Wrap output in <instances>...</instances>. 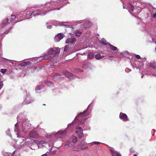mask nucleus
<instances>
[{
	"instance_id": "ea45409f",
	"label": "nucleus",
	"mask_w": 156,
	"mask_h": 156,
	"mask_svg": "<svg viewBox=\"0 0 156 156\" xmlns=\"http://www.w3.org/2000/svg\"><path fill=\"white\" fill-rule=\"evenodd\" d=\"M125 72L127 73H129L131 71V70L130 69L128 68H126L125 69Z\"/></svg>"
},
{
	"instance_id": "f257e3e1",
	"label": "nucleus",
	"mask_w": 156,
	"mask_h": 156,
	"mask_svg": "<svg viewBox=\"0 0 156 156\" xmlns=\"http://www.w3.org/2000/svg\"><path fill=\"white\" fill-rule=\"evenodd\" d=\"M41 7H42V10H34V8H27L24 12H23V14L21 15H23V19H29L32 18L33 16H35L39 15H44L46 14L48 11L44 12L45 11L44 10V5H42Z\"/></svg>"
},
{
	"instance_id": "c756f323",
	"label": "nucleus",
	"mask_w": 156,
	"mask_h": 156,
	"mask_svg": "<svg viewBox=\"0 0 156 156\" xmlns=\"http://www.w3.org/2000/svg\"><path fill=\"white\" fill-rule=\"evenodd\" d=\"M94 57V54L93 53H90L88 54V58L89 59H92Z\"/></svg>"
},
{
	"instance_id": "2f4dec72",
	"label": "nucleus",
	"mask_w": 156,
	"mask_h": 156,
	"mask_svg": "<svg viewBox=\"0 0 156 156\" xmlns=\"http://www.w3.org/2000/svg\"><path fill=\"white\" fill-rule=\"evenodd\" d=\"M90 64L89 63H86L83 65L82 67L84 69H87L89 67V66Z\"/></svg>"
},
{
	"instance_id": "a18cd8bd",
	"label": "nucleus",
	"mask_w": 156,
	"mask_h": 156,
	"mask_svg": "<svg viewBox=\"0 0 156 156\" xmlns=\"http://www.w3.org/2000/svg\"><path fill=\"white\" fill-rule=\"evenodd\" d=\"M146 74L147 75H150L151 74V73H150L151 72H150L149 71L148 72V71H147V72L145 71Z\"/></svg>"
},
{
	"instance_id": "0e129e2a",
	"label": "nucleus",
	"mask_w": 156,
	"mask_h": 156,
	"mask_svg": "<svg viewBox=\"0 0 156 156\" xmlns=\"http://www.w3.org/2000/svg\"><path fill=\"white\" fill-rule=\"evenodd\" d=\"M122 1V3H123V1Z\"/></svg>"
},
{
	"instance_id": "7c9ffc66",
	"label": "nucleus",
	"mask_w": 156,
	"mask_h": 156,
	"mask_svg": "<svg viewBox=\"0 0 156 156\" xmlns=\"http://www.w3.org/2000/svg\"><path fill=\"white\" fill-rule=\"evenodd\" d=\"M101 43L104 45H108L109 44L108 42H107L104 38H103L101 40Z\"/></svg>"
},
{
	"instance_id": "0eeeda50",
	"label": "nucleus",
	"mask_w": 156,
	"mask_h": 156,
	"mask_svg": "<svg viewBox=\"0 0 156 156\" xmlns=\"http://www.w3.org/2000/svg\"><path fill=\"white\" fill-rule=\"evenodd\" d=\"M60 51V49L58 48H56L55 49L50 48L47 50V53L48 55H53L55 56L59 54Z\"/></svg>"
},
{
	"instance_id": "f03ea898",
	"label": "nucleus",
	"mask_w": 156,
	"mask_h": 156,
	"mask_svg": "<svg viewBox=\"0 0 156 156\" xmlns=\"http://www.w3.org/2000/svg\"><path fill=\"white\" fill-rule=\"evenodd\" d=\"M62 2L63 1L62 0H58L56 1H51L49 2H46L44 5V10L45 11H46L48 10V9H50V10L47 11L48 12L51 11L53 10L57 9L59 10L60 9V8L55 9L54 6L59 5L60 3H62Z\"/></svg>"
},
{
	"instance_id": "69168bd1",
	"label": "nucleus",
	"mask_w": 156,
	"mask_h": 156,
	"mask_svg": "<svg viewBox=\"0 0 156 156\" xmlns=\"http://www.w3.org/2000/svg\"><path fill=\"white\" fill-rule=\"evenodd\" d=\"M3 58L4 59H6V58Z\"/></svg>"
},
{
	"instance_id": "58836bf2",
	"label": "nucleus",
	"mask_w": 156,
	"mask_h": 156,
	"mask_svg": "<svg viewBox=\"0 0 156 156\" xmlns=\"http://www.w3.org/2000/svg\"><path fill=\"white\" fill-rule=\"evenodd\" d=\"M69 48V46L68 45H66L65 46V48H64V51H67V50Z\"/></svg>"
},
{
	"instance_id": "c9c22d12",
	"label": "nucleus",
	"mask_w": 156,
	"mask_h": 156,
	"mask_svg": "<svg viewBox=\"0 0 156 156\" xmlns=\"http://www.w3.org/2000/svg\"><path fill=\"white\" fill-rule=\"evenodd\" d=\"M101 144V143L99 142H96L94 141L91 143V144L93 145L94 144L96 145H98V144Z\"/></svg>"
},
{
	"instance_id": "4c0bfd02",
	"label": "nucleus",
	"mask_w": 156,
	"mask_h": 156,
	"mask_svg": "<svg viewBox=\"0 0 156 156\" xmlns=\"http://www.w3.org/2000/svg\"><path fill=\"white\" fill-rule=\"evenodd\" d=\"M7 69H1L0 70L1 72L2 73H4L6 72Z\"/></svg>"
},
{
	"instance_id": "49530a36",
	"label": "nucleus",
	"mask_w": 156,
	"mask_h": 156,
	"mask_svg": "<svg viewBox=\"0 0 156 156\" xmlns=\"http://www.w3.org/2000/svg\"><path fill=\"white\" fill-rule=\"evenodd\" d=\"M47 28L48 29H50L52 28V26L51 25L47 26Z\"/></svg>"
},
{
	"instance_id": "6e6d98bb",
	"label": "nucleus",
	"mask_w": 156,
	"mask_h": 156,
	"mask_svg": "<svg viewBox=\"0 0 156 156\" xmlns=\"http://www.w3.org/2000/svg\"><path fill=\"white\" fill-rule=\"evenodd\" d=\"M133 156H137V155L136 154H134Z\"/></svg>"
},
{
	"instance_id": "b1692460",
	"label": "nucleus",
	"mask_w": 156,
	"mask_h": 156,
	"mask_svg": "<svg viewBox=\"0 0 156 156\" xmlns=\"http://www.w3.org/2000/svg\"><path fill=\"white\" fill-rule=\"evenodd\" d=\"M37 133L34 131H31L29 134V136H37Z\"/></svg>"
},
{
	"instance_id": "cd10ccee",
	"label": "nucleus",
	"mask_w": 156,
	"mask_h": 156,
	"mask_svg": "<svg viewBox=\"0 0 156 156\" xmlns=\"http://www.w3.org/2000/svg\"><path fill=\"white\" fill-rule=\"evenodd\" d=\"M5 133L6 135L7 136H12L10 129V128H9L5 132Z\"/></svg>"
},
{
	"instance_id": "603ef678",
	"label": "nucleus",
	"mask_w": 156,
	"mask_h": 156,
	"mask_svg": "<svg viewBox=\"0 0 156 156\" xmlns=\"http://www.w3.org/2000/svg\"><path fill=\"white\" fill-rule=\"evenodd\" d=\"M137 69H139L140 70V68L139 66L135 67Z\"/></svg>"
},
{
	"instance_id": "a211bd4d",
	"label": "nucleus",
	"mask_w": 156,
	"mask_h": 156,
	"mask_svg": "<svg viewBox=\"0 0 156 156\" xmlns=\"http://www.w3.org/2000/svg\"><path fill=\"white\" fill-rule=\"evenodd\" d=\"M61 77V76L58 73L55 74L52 76L53 80L55 81L59 80Z\"/></svg>"
},
{
	"instance_id": "8fccbe9b",
	"label": "nucleus",
	"mask_w": 156,
	"mask_h": 156,
	"mask_svg": "<svg viewBox=\"0 0 156 156\" xmlns=\"http://www.w3.org/2000/svg\"><path fill=\"white\" fill-rule=\"evenodd\" d=\"M152 75L153 76H156V74L154 73H153V74H152Z\"/></svg>"
},
{
	"instance_id": "4d7b16f0",
	"label": "nucleus",
	"mask_w": 156,
	"mask_h": 156,
	"mask_svg": "<svg viewBox=\"0 0 156 156\" xmlns=\"http://www.w3.org/2000/svg\"><path fill=\"white\" fill-rule=\"evenodd\" d=\"M2 55V54L0 53V57H1Z\"/></svg>"
},
{
	"instance_id": "39448f33",
	"label": "nucleus",
	"mask_w": 156,
	"mask_h": 156,
	"mask_svg": "<svg viewBox=\"0 0 156 156\" xmlns=\"http://www.w3.org/2000/svg\"><path fill=\"white\" fill-rule=\"evenodd\" d=\"M67 132L66 130V129L64 130H59L55 133H49L47 134L45 136H65L66 135Z\"/></svg>"
},
{
	"instance_id": "dca6fc26",
	"label": "nucleus",
	"mask_w": 156,
	"mask_h": 156,
	"mask_svg": "<svg viewBox=\"0 0 156 156\" xmlns=\"http://www.w3.org/2000/svg\"><path fill=\"white\" fill-rule=\"evenodd\" d=\"M9 23L10 22L8 21V18L5 19L3 21L1 25V27H5L7 25H8Z\"/></svg>"
},
{
	"instance_id": "4be33fe9",
	"label": "nucleus",
	"mask_w": 156,
	"mask_h": 156,
	"mask_svg": "<svg viewBox=\"0 0 156 156\" xmlns=\"http://www.w3.org/2000/svg\"><path fill=\"white\" fill-rule=\"evenodd\" d=\"M129 11H132L133 10L134 8L133 5L130 2H129L128 4Z\"/></svg>"
},
{
	"instance_id": "72a5a7b5",
	"label": "nucleus",
	"mask_w": 156,
	"mask_h": 156,
	"mask_svg": "<svg viewBox=\"0 0 156 156\" xmlns=\"http://www.w3.org/2000/svg\"><path fill=\"white\" fill-rule=\"evenodd\" d=\"M42 88V86L41 85H39L37 86L35 89L36 91L41 90Z\"/></svg>"
},
{
	"instance_id": "bf43d9fd",
	"label": "nucleus",
	"mask_w": 156,
	"mask_h": 156,
	"mask_svg": "<svg viewBox=\"0 0 156 156\" xmlns=\"http://www.w3.org/2000/svg\"><path fill=\"white\" fill-rule=\"evenodd\" d=\"M88 147H86L85 148V149H87Z\"/></svg>"
},
{
	"instance_id": "7ed1b4c3",
	"label": "nucleus",
	"mask_w": 156,
	"mask_h": 156,
	"mask_svg": "<svg viewBox=\"0 0 156 156\" xmlns=\"http://www.w3.org/2000/svg\"><path fill=\"white\" fill-rule=\"evenodd\" d=\"M91 104V103L89 105L86 110H84L83 112H80L77 115L75 118L74 119H76V118L77 117H78L77 119H78L80 124L85 125V120L87 119L86 116L89 114V113L87 112V110L88 109L89 107Z\"/></svg>"
},
{
	"instance_id": "de8ad7c7",
	"label": "nucleus",
	"mask_w": 156,
	"mask_h": 156,
	"mask_svg": "<svg viewBox=\"0 0 156 156\" xmlns=\"http://www.w3.org/2000/svg\"><path fill=\"white\" fill-rule=\"evenodd\" d=\"M2 35L3 34H2V35L0 36V40H1L3 38V37L2 36Z\"/></svg>"
},
{
	"instance_id": "1a4fd4ad",
	"label": "nucleus",
	"mask_w": 156,
	"mask_h": 156,
	"mask_svg": "<svg viewBox=\"0 0 156 156\" xmlns=\"http://www.w3.org/2000/svg\"><path fill=\"white\" fill-rule=\"evenodd\" d=\"M53 57L52 56H49L47 54H45L43 56L39 57L37 60L40 61L43 59L44 60H51L52 58Z\"/></svg>"
},
{
	"instance_id": "412c9836",
	"label": "nucleus",
	"mask_w": 156,
	"mask_h": 156,
	"mask_svg": "<svg viewBox=\"0 0 156 156\" xmlns=\"http://www.w3.org/2000/svg\"><path fill=\"white\" fill-rule=\"evenodd\" d=\"M19 127L17 125V123H16L15 125V129H14V131L16 133V135H17V136H19Z\"/></svg>"
},
{
	"instance_id": "338daca9",
	"label": "nucleus",
	"mask_w": 156,
	"mask_h": 156,
	"mask_svg": "<svg viewBox=\"0 0 156 156\" xmlns=\"http://www.w3.org/2000/svg\"><path fill=\"white\" fill-rule=\"evenodd\" d=\"M74 120H73V122L74 121Z\"/></svg>"
},
{
	"instance_id": "3c124183",
	"label": "nucleus",
	"mask_w": 156,
	"mask_h": 156,
	"mask_svg": "<svg viewBox=\"0 0 156 156\" xmlns=\"http://www.w3.org/2000/svg\"><path fill=\"white\" fill-rule=\"evenodd\" d=\"M123 8L124 9H126V8L127 6H124V5H123Z\"/></svg>"
},
{
	"instance_id": "aec40b11",
	"label": "nucleus",
	"mask_w": 156,
	"mask_h": 156,
	"mask_svg": "<svg viewBox=\"0 0 156 156\" xmlns=\"http://www.w3.org/2000/svg\"><path fill=\"white\" fill-rule=\"evenodd\" d=\"M149 66L150 68H152L154 70L156 71V62H151L149 64Z\"/></svg>"
},
{
	"instance_id": "393cba45",
	"label": "nucleus",
	"mask_w": 156,
	"mask_h": 156,
	"mask_svg": "<svg viewBox=\"0 0 156 156\" xmlns=\"http://www.w3.org/2000/svg\"><path fill=\"white\" fill-rule=\"evenodd\" d=\"M65 23H66L65 22H59V25L61 26H65L66 27H70V28L72 27V25L70 26L69 25H66L65 24Z\"/></svg>"
},
{
	"instance_id": "f3484780",
	"label": "nucleus",
	"mask_w": 156,
	"mask_h": 156,
	"mask_svg": "<svg viewBox=\"0 0 156 156\" xmlns=\"http://www.w3.org/2000/svg\"><path fill=\"white\" fill-rule=\"evenodd\" d=\"M92 25V23L89 20L87 21L83 24L84 28H86L90 27Z\"/></svg>"
},
{
	"instance_id": "f8f14e48",
	"label": "nucleus",
	"mask_w": 156,
	"mask_h": 156,
	"mask_svg": "<svg viewBox=\"0 0 156 156\" xmlns=\"http://www.w3.org/2000/svg\"><path fill=\"white\" fill-rule=\"evenodd\" d=\"M119 117L120 119L124 121H126L128 120V118L126 115L122 112L120 113Z\"/></svg>"
},
{
	"instance_id": "a19ab883",
	"label": "nucleus",
	"mask_w": 156,
	"mask_h": 156,
	"mask_svg": "<svg viewBox=\"0 0 156 156\" xmlns=\"http://www.w3.org/2000/svg\"><path fill=\"white\" fill-rule=\"evenodd\" d=\"M3 85L2 81L0 80V90L2 88Z\"/></svg>"
},
{
	"instance_id": "20e7f679",
	"label": "nucleus",
	"mask_w": 156,
	"mask_h": 156,
	"mask_svg": "<svg viewBox=\"0 0 156 156\" xmlns=\"http://www.w3.org/2000/svg\"><path fill=\"white\" fill-rule=\"evenodd\" d=\"M22 124V131L24 133H27L28 129L31 127V124L29 123L27 119L24 118Z\"/></svg>"
},
{
	"instance_id": "13d9d810",
	"label": "nucleus",
	"mask_w": 156,
	"mask_h": 156,
	"mask_svg": "<svg viewBox=\"0 0 156 156\" xmlns=\"http://www.w3.org/2000/svg\"><path fill=\"white\" fill-rule=\"evenodd\" d=\"M19 118H20V117H19V116H18L17 117V119H19Z\"/></svg>"
},
{
	"instance_id": "6ab92c4d",
	"label": "nucleus",
	"mask_w": 156,
	"mask_h": 156,
	"mask_svg": "<svg viewBox=\"0 0 156 156\" xmlns=\"http://www.w3.org/2000/svg\"><path fill=\"white\" fill-rule=\"evenodd\" d=\"M31 62L29 61L23 62L19 64V65L21 66L25 67L27 65H30Z\"/></svg>"
},
{
	"instance_id": "a878e982",
	"label": "nucleus",
	"mask_w": 156,
	"mask_h": 156,
	"mask_svg": "<svg viewBox=\"0 0 156 156\" xmlns=\"http://www.w3.org/2000/svg\"><path fill=\"white\" fill-rule=\"evenodd\" d=\"M104 57V56L103 55L101 56L100 54H96L95 55V58L98 60Z\"/></svg>"
},
{
	"instance_id": "c03bdc74",
	"label": "nucleus",
	"mask_w": 156,
	"mask_h": 156,
	"mask_svg": "<svg viewBox=\"0 0 156 156\" xmlns=\"http://www.w3.org/2000/svg\"><path fill=\"white\" fill-rule=\"evenodd\" d=\"M70 43V40L69 39H67L66 41V44Z\"/></svg>"
},
{
	"instance_id": "e2e57ef3",
	"label": "nucleus",
	"mask_w": 156,
	"mask_h": 156,
	"mask_svg": "<svg viewBox=\"0 0 156 156\" xmlns=\"http://www.w3.org/2000/svg\"><path fill=\"white\" fill-rule=\"evenodd\" d=\"M6 154H7V155H9V154L8 153H6Z\"/></svg>"
},
{
	"instance_id": "5701e85b",
	"label": "nucleus",
	"mask_w": 156,
	"mask_h": 156,
	"mask_svg": "<svg viewBox=\"0 0 156 156\" xmlns=\"http://www.w3.org/2000/svg\"><path fill=\"white\" fill-rule=\"evenodd\" d=\"M44 82L49 87H52L54 86V84L52 82L48 81V80H45Z\"/></svg>"
},
{
	"instance_id": "f704fd0d",
	"label": "nucleus",
	"mask_w": 156,
	"mask_h": 156,
	"mask_svg": "<svg viewBox=\"0 0 156 156\" xmlns=\"http://www.w3.org/2000/svg\"><path fill=\"white\" fill-rule=\"evenodd\" d=\"M70 40V43L71 44L73 43L74 42H75L76 41V39L74 38H69Z\"/></svg>"
},
{
	"instance_id": "e433bc0d",
	"label": "nucleus",
	"mask_w": 156,
	"mask_h": 156,
	"mask_svg": "<svg viewBox=\"0 0 156 156\" xmlns=\"http://www.w3.org/2000/svg\"><path fill=\"white\" fill-rule=\"evenodd\" d=\"M126 54H128L126 52L125 53H121V54L123 55L124 56L127 58L130 59V58L129 56H126Z\"/></svg>"
},
{
	"instance_id": "5fc2aeb1",
	"label": "nucleus",
	"mask_w": 156,
	"mask_h": 156,
	"mask_svg": "<svg viewBox=\"0 0 156 156\" xmlns=\"http://www.w3.org/2000/svg\"><path fill=\"white\" fill-rule=\"evenodd\" d=\"M117 156H122L121 155H120V154H119V153H118V155Z\"/></svg>"
},
{
	"instance_id": "052dcab7",
	"label": "nucleus",
	"mask_w": 156,
	"mask_h": 156,
	"mask_svg": "<svg viewBox=\"0 0 156 156\" xmlns=\"http://www.w3.org/2000/svg\"><path fill=\"white\" fill-rule=\"evenodd\" d=\"M143 75H142V76H141V78H143Z\"/></svg>"
},
{
	"instance_id": "423d86ee",
	"label": "nucleus",
	"mask_w": 156,
	"mask_h": 156,
	"mask_svg": "<svg viewBox=\"0 0 156 156\" xmlns=\"http://www.w3.org/2000/svg\"><path fill=\"white\" fill-rule=\"evenodd\" d=\"M77 141V137H71L70 139L67 141L65 144V146L72 147L74 146Z\"/></svg>"
},
{
	"instance_id": "79ce46f5",
	"label": "nucleus",
	"mask_w": 156,
	"mask_h": 156,
	"mask_svg": "<svg viewBox=\"0 0 156 156\" xmlns=\"http://www.w3.org/2000/svg\"><path fill=\"white\" fill-rule=\"evenodd\" d=\"M136 57L138 59H140V58H141V57H140V55H136Z\"/></svg>"
},
{
	"instance_id": "473e14b6",
	"label": "nucleus",
	"mask_w": 156,
	"mask_h": 156,
	"mask_svg": "<svg viewBox=\"0 0 156 156\" xmlns=\"http://www.w3.org/2000/svg\"><path fill=\"white\" fill-rule=\"evenodd\" d=\"M82 32L79 30L77 31L75 33V34L76 36L79 37L82 34Z\"/></svg>"
},
{
	"instance_id": "37998d69",
	"label": "nucleus",
	"mask_w": 156,
	"mask_h": 156,
	"mask_svg": "<svg viewBox=\"0 0 156 156\" xmlns=\"http://www.w3.org/2000/svg\"><path fill=\"white\" fill-rule=\"evenodd\" d=\"M12 28V27H11V28L9 30L8 32H7V31H6L4 32V33L5 34H8L9 32H10L11 29Z\"/></svg>"
},
{
	"instance_id": "2eb2a0df",
	"label": "nucleus",
	"mask_w": 156,
	"mask_h": 156,
	"mask_svg": "<svg viewBox=\"0 0 156 156\" xmlns=\"http://www.w3.org/2000/svg\"><path fill=\"white\" fill-rule=\"evenodd\" d=\"M32 101L30 96H27L23 102L25 104H28L30 103Z\"/></svg>"
},
{
	"instance_id": "c85d7f7f",
	"label": "nucleus",
	"mask_w": 156,
	"mask_h": 156,
	"mask_svg": "<svg viewBox=\"0 0 156 156\" xmlns=\"http://www.w3.org/2000/svg\"><path fill=\"white\" fill-rule=\"evenodd\" d=\"M112 156H117L118 153L111 149L110 150Z\"/></svg>"
},
{
	"instance_id": "680f3d73",
	"label": "nucleus",
	"mask_w": 156,
	"mask_h": 156,
	"mask_svg": "<svg viewBox=\"0 0 156 156\" xmlns=\"http://www.w3.org/2000/svg\"><path fill=\"white\" fill-rule=\"evenodd\" d=\"M43 105H44V106H45V104H43Z\"/></svg>"
},
{
	"instance_id": "09e8293b",
	"label": "nucleus",
	"mask_w": 156,
	"mask_h": 156,
	"mask_svg": "<svg viewBox=\"0 0 156 156\" xmlns=\"http://www.w3.org/2000/svg\"><path fill=\"white\" fill-rule=\"evenodd\" d=\"M156 17V12L153 15V17L154 18H155Z\"/></svg>"
},
{
	"instance_id": "774afa93",
	"label": "nucleus",
	"mask_w": 156,
	"mask_h": 156,
	"mask_svg": "<svg viewBox=\"0 0 156 156\" xmlns=\"http://www.w3.org/2000/svg\"><path fill=\"white\" fill-rule=\"evenodd\" d=\"M5 156H6V155H5Z\"/></svg>"
},
{
	"instance_id": "9b49d317",
	"label": "nucleus",
	"mask_w": 156,
	"mask_h": 156,
	"mask_svg": "<svg viewBox=\"0 0 156 156\" xmlns=\"http://www.w3.org/2000/svg\"><path fill=\"white\" fill-rule=\"evenodd\" d=\"M47 140L45 141H37V144L41 145L43 146H44V145L46 144H49V140H50V137H46Z\"/></svg>"
},
{
	"instance_id": "6e6552de",
	"label": "nucleus",
	"mask_w": 156,
	"mask_h": 156,
	"mask_svg": "<svg viewBox=\"0 0 156 156\" xmlns=\"http://www.w3.org/2000/svg\"><path fill=\"white\" fill-rule=\"evenodd\" d=\"M23 14V12H21L19 15H17L16 16L15 15H11V20L10 21H14L15 20L16 22H20L22 20L25 19H23V15H21Z\"/></svg>"
},
{
	"instance_id": "4468645a",
	"label": "nucleus",
	"mask_w": 156,
	"mask_h": 156,
	"mask_svg": "<svg viewBox=\"0 0 156 156\" xmlns=\"http://www.w3.org/2000/svg\"><path fill=\"white\" fill-rule=\"evenodd\" d=\"M63 38V35L62 33H59L57 36H56L55 38V41L56 42H58Z\"/></svg>"
},
{
	"instance_id": "9d476101",
	"label": "nucleus",
	"mask_w": 156,
	"mask_h": 156,
	"mask_svg": "<svg viewBox=\"0 0 156 156\" xmlns=\"http://www.w3.org/2000/svg\"><path fill=\"white\" fill-rule=\"evenodd\" d=\"M64 75L67 76L70 80H72L75 77V76L70 73L67 71H66L63 72Z\"/></svg>"
},
{
	"instance_id": "ddd939ff",
	"label": "nucleus",
	"mask_w": 156,
	"mask_h": 156,
	"mask_svg": "<svg viewBox=\"0 0 156 156\" xmlns=\"http://www.w3.org/2000/svg\"><path fill=\"white\" fill-rule=\"evenodd\" d=\"M76 129H77V131H76L75 133H76L78 134H79L78 136H83V129L81 128L80 127V126H77L76 127Z\"/></svg>"
},
{
	"instance_id": "bb28decb",
	"label": "nucleus",
	"mask_w": 156,
	"mask_h": 156,
	"mask_svg": "<svg viewBox=\"0 0 156 156\" xmlns=\"http://www.w3.org/2000/svg\"><path fill=\"white\" fill-rule=\"evenodd\" d=\"M108 45L110 46V48L113 51L117 50V51H118V50L116 47L113 46L110 43Z\"/></svg>"
},
{
	"instance_id": "864d4df0",
	"label": "nucleus",
	"mask_w": 156,
	"mask_h": 156,
	"mask_svg": "<svg viewBox=\"0 0 156 156\" xmlns=\"http://www.w3.org/2000/svg\"><path fill=\"white\" fill-rule=\"evenodd\" d=\"M43 156H47V154H44L43 155Z\"/></svg>"
}]
</instances>
